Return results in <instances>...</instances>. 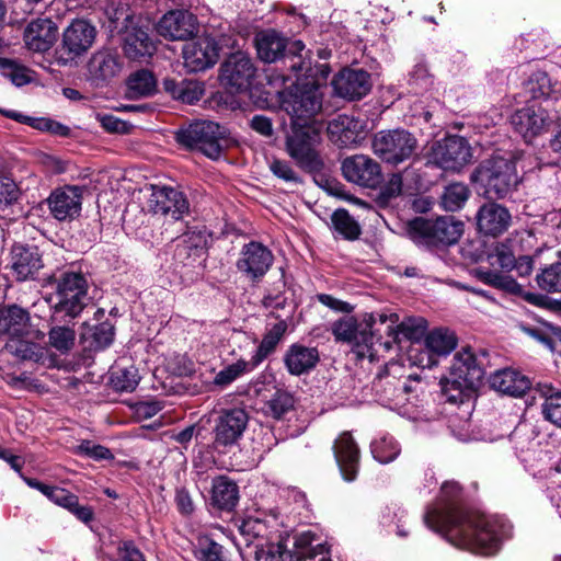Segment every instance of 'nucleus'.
<instances>
[{"label":"nucleus","instance_id":"c756f323","mask_svg":"<svg viewBox=\"0 0 561 561\" xmlns=\"http://www.w3.org/2000/svg\"><path fill=\"white\" fill-rule=\"evenodd\" d=\"M360 128L359 121L348 115H339L329 123L328 136L337 147H350L357 144Z\"/></svg>","mask_w":561,"mask_h":561},{"label":"nucleus","instance_id":"79ce46f5","mask_svg":"<svg viewBox=\"0 0 561 561\" xmlns=\"http://www.w3.org/2000/svg\"><path fill=\"white\" fill-rule=\"evenodd\" d=\"M457 337L454 332L447 329H435L425 337L426 348L436 355H448L455 350Z\"/></svg>","mask_w":561,"mask_h":561},{"label":"nucleus","instance_id":"c9c22d12","mask_svg":"<svg viewBox=\"0 0 561 561\" xmlns=\"http://www.w3.org/2000/svg\"><path fill=\"white\" fill-rule=\"evenodd\" d=\"M239 501L238 485L230 479L221 476L213 481L211 502L219 510L231 511Z\"/></svg>","mask_w":561,"mask_h":561},{"label":"nucleus","instance_id":"774afa93","mask_svg":"<svg viewBox=\"0 0 561 561\" xmlns=\"http://www.w3.org/2000/svg\"><path fill=\"white\" fill-rule=\"evenodd\" d=\"M116 561H145L142 553L133 542H123L118 547V559Z\"/></svg>","mask_w":561,"mask_h":561},{"label":"nucleus","instance_id":"dca6fc26","mask_svg":"<svg viewBox=\"0 0 561 561\" xmlns=\"http://www.w3.org/2000/svg\"><path fill=\"white\" fill-rule=\"evenodd\" d=\"M219 57V47L209 36L198 37L183 46L184 66L191 72H198L213 67Z\"/></svg>","mask_w":561,"mask_h":561},{"label":"nucleus","instance_id":"72a5a7b5","mask_svg":"<svg viewBox=\"0 0 561 561\" xmlns=\"http://www.w3.org/2000/svg\"><path fill=\"white\" fill-rule=\"evenodd\" d=\"M124 53L129 59L138 60L151 56L156 49L148 33L140 27L127 28L124 35Z\"/></svg>","mask_w":561,"mask_h":561},{"label":"nucleus","instance_id":"9d476101","mask_svg":"<svg viewBox=\"0 0 561 561\" xmlns=\"http://www.w3.org/2000/svg\"><path fill=\"white\" fill-rule=\"evenodd\" d=\"M415 148V137L404 129L379 131L373 140L375 154L392 164H398L409 159Z\"/></svg>","mask_w":561,"mask_h":561},{"label":"nucleus","instance_id":"412c9836","mask_svg":"<svg viewBox=\"0 0 561 561\" xmlns=\"http://www.w3.org/2000/svg\"><path fill=\"white\" fill-rule=\"evenodd\" d=\"M157 32L170 41H186L197 32V21L187 11H170L159 21Z\"/></svg>","mask_w":561,"mask_h":561},{"label":"nucleus","instance_id":"5701e85b","mask_svg":"<svg viewBox=\"0 0 561 561\" xmlns=\"http://www.w3.org/2000/svg\"><path fill=\"white\" fill-rule=\"evenodd\" d=\"M58 38V27L50 19L32 20L23 32L27 49L35 53L47 51Z\"/></svg>","mask_w":561,"mask_h":561},{"label":"nucleus","instance_id":"864d4df0","mask_svg":"<svg viewBox=\"0 0 561 561\" xmlns=\"http://www.w3.org/2000/svg\"><path fill=\"white\" fill-rule=\"evenodd\" d=\"M294 408V398L288 392L277 391L264 407L265 414L280 420Z\"/></svg>","mask_w":561,"mask_h":561},{"label":"nucleus","instance_id":"473e14b6","mask_svg":"<svg viewBox=\"0 0 561 561\" xmlns=\"http://www.w3.org/2000/svg\"><path fill=\"white\" fill-rule=\"evenodd\" d=\"M286 38L274 30L262 31L255 36L257 56L264 62H274L284 55Z\"/></svg>","mask_w":561,"mask_h":561},{"label":"nucleus","instance_id":"6e6d98bb","mask_svg":"<svg viewBox=\"0 0 561 561\" xmlns=\"http://www.w3.org/2000/svg\"><path fill=\"white\" fill-rule=\"evenodd\" d=\"M72 451L96 461L114 459L113 453L107 447L95 444L92 440H82Z\"/></svg>","mask_w":561,"mask_h":561},{"label":"nucleus","instance_id":"c03bdc74","mask_svg":"<svg viewBox=\"0 0 561 561\" xmlns=\"http://www.w3.org/2000/svg\"><path fill=\"white\" fill-rule=\"evenodd\" d=\"M23 481L32 489L38 490L53 503L70 510V492L64 488L51 485L39 481L36 478L21 474Z\"/></svg>","mask_w":561,"mask_h":561},{"label":"nucleus","instance_id":"f03ea898","mask_svg":"<svg viewBox=\"0 0 561 561\" xmlns=\"http://www.w3.org/2000/svg\"><path fill=\"white\" fill-rule=\"evenodd\" d=\"M322 129V123L290 125V130L286 136L287 154L306 172L318 173L324 168L320 151Z\"/></svg>","mask_w":561,"mask_h":561},{"label":"nucleus","instance_id":"2eb2a0df","mask_svg":"<svg viewBox=\"0 0 561 561\" xmlns=\"http://www.w3.org/2000/svg\"><path fill=\"white\" fill-rule=\"evenodd\" d=\"M342 172L348 182L368 188L377 187L382 180L379 163L365 154H355L344 159Z\"/></svg>","mask_w":561,"mask_h":561},{"label":"nucleus","instance_id":"a19ab883","mask_svg":"<svg viewBox=\"0 0 561 561\" xmlns=\"http://www.w3.org/2000/svg\"><path fill=\"white\" fill-rule=\"evenodd\" d=\"M139 380L138 369L134 365H116L110 371V382L116 391L131 392L138 386Z\"/></svg>","mask_w":561,"mask_h":561},{"label":"nucleus","instance_id":"69168bd1","mask_svg":"<svg viewBox=\"0 0 561 561\" xmlns=\"http://www.w3.org/2000/svg\"><path fill=\"white\" fill-rule=\"evenodd\" d=\"M204 89L194 81L184 80V85L179 98L180 101L187 104H193L202 98Z\"/></svg>","mask_w":561,"mask_h":561},{"label":"nucleus","instance_id":"7ed1b4c3","mask_svg":"<svg viewBox=\"0 0 561 561\" xmlns=\"http://www.w3.org/2000/svg\"><path fill=\"white\" fill-rule=\"evenodd\" d=\"M48 282L55 285V290L46 298L51 309L48 344L60 354H67L70 351V320H67L70 317V271L62 272L59 278L50 276Z\"/></svg>","mask_w":561,"mask_h":561},{"label":"nucleus","instance_id":"3c124183","mask_svg":"<svg viewBox=\"0 0 561 561\" xmlns=\"http://www.w3.org/2000/svg\"><path fill=\"white\" fill-rule=\"evenodd\" d=\"M28 68L14 59L0 57V75L8 78L15 87H23L31 82Z\"/></svg>","mask_w":561,"mask_h":561},{"label":"nucleus","instance_id":"0eeeda50","mask_svg":"<svg viewBox=\"0 0 561 561\" xmlns=\"http://www.w3.org/2000/svg\"><path fill=\"white\" fill-rule=\"evenodd\" d=\"M473 178L484 185L490 198L505 197L518 183L515 161L501 156L483 162Z\"/></svg>","mask_w":561,"mask_h":561},{"label":"nucleus","instance_id":"2f4dec72","mask_svg":"<svg viewBox=\"0 0 561 561\" xmlns=\"http://www.w3.org/2000/svg\"><path fill=\"white\" fill-rule=\"evenodd\" d=\"M319 360L317 348L294 344L285 354L284 363L291 375L299 376L311 370Z\"/></svg>","mask_w":561,"mask_h":561},{"label":"nucleus","instance_id":"393cba45","mask_svg":"<svg viewBox=\"0 0 561 561\" xmlns=\"http://www.w3.org/2000/svg\"><path fill=\"white\" fill-rule=\"evenodd\" d=\"M333 451L343 479L354 481L359 467V448L348 432L335 439Z\"/></svg>","mask_w":561,"mask_h":561},{"label":"nucleus","instance_id":"052dcab7","mask_svg":"<svg viewBox=\"0 0 561 561\" xmlns=\"http://www.w3.org/2000/svg\"><path fill=\"white\" fill-rule=\"evenodd\" d=\"M412 170L405 169L403 172L393 173L382 188V195L386 198H393L399 196L404 187H409L405 183L408 176L412 174Z\"/></svg>","mask_w":561,"mask_h":561},{"label":"nucleus","instance_id":"20e7f679","mask_svg":"<svg viewBox=\"0 0 561 561\" xmlns=\"http://www.w3.org/2000/svg\"><path fill=\"white\" fill-rule=\"evenodd\" d=\"M484 376L483 368L470 348H462L453 358L449 377L442 385L447 401L462 403L476 390Z\"/></svg>","mask_w":561,"mask_h":561},{"label":"nucleus","instance_id":"f257e3e1","mask_svg":"<svg viewBox=\"0 0 561 561\" xmlns=\"http://www.w3.org/2000/svg\"><path fill=\"white\" fill-rule=\"evenodd\" d=\"M424 520L454 546L485 556L497 551L508 536L507 527L497 519L463 506L461 488L455 481L442 485L438 503L426 512Z\"/></svg>","mask_w":561,"mask_h":561},{"label":"nucleus","instance_id":"e2e57ef3","mask_svg":"<svg viewBox=\"0 0 561 561\" xmlns=\"http://www.w3.org/2000/svg\"><path fill=\"white\" fill-rule=\"evenodd\" d=\"M270 170L271 172L277 176L278 179H282L286 182L291 183H299L300 178L299 175L294 171L289 162L285 160L274 159L270 162Z\"/></svg>","mask_w":561,"mask_h":561},{"label":"nucleus","instance_id":"37998d69","mask_svg":"<svg viewBox=\"0 0 561 561\" xmlns=\"http://www.w3.org/2000/svg\"><path fill=\"white\" fill-rule=\"evenodd\" d=\"M70 184L54 188L46 203L50 215L58 221H64L70 217Z\"/></svg>","mask_w":561,"mask_h":561},{"label":"nucleus","instance_id":"7c9ffc66","mask_svg":"<svg viewBox=\"0 0 561 561\" xmlns=\"http://www.w3.org/2000/svg\"><path fill=\"white\" fill-rule=\"evenodd\" d=\"M99 294L98 287L91 285L84 275L72 271V318L83 310H93L94 300L99 298Z\"/></svg>","mask_w":561,"mask_h":561},{"label":"nucleus","instance_id":"58836bf2","mask_svg":"<svg viewBox=\"0 0 561 561\" xmlns=\"http://www.w3.org/2000/svg\"><path fill=\"white\" fill-rule=\"evenodd\" d=\"M96 37L95 26L85 19L72 20V54L80 55L90 49Z\"/></svg>","mask_w":561,"mask_h":561},{"label":"nucleus","instance_id":"a18cd8bd","mask_svg":"<svg viewBox=\"0 0 561 561\" xmlns=\"http://www.w3.org/2000/svg\"><path fill=\"white\" fill-rule=\"evenodd\" d=\"M474 275L484 284L499 288L511 294H520L522 286L510 275L485 270L482 267L474 270Z\"/></svg>","mask_w":561,"mask_h":561},{"label":"nucleus","instance_id":"09e8293b","mask_svg":"<svg viewBox=\"0 0 561 561\" xmlns=\"http://www.w3.org/2000/svg\"><path fill=\"white\" fill-rule=\"evenodd\" d=\"M536 283L546 293H561V262L541 268L536 275Z\"/></svg>","mask_w":561,"mask_h":561},{"label":"nucleus","instance_id":"338daca9","mask_svg":"<svg viewBox=\"0 0 561 561\" xmlns=\"http://www.w3.org/2000/svg\"><path fill=\"white\" fill-rule=\"evenodd\" d=\"M174 500L176 503V507L182 515H190L193 513L194 503L191 497V494L185 488L176 489Z\"/></svg>","mask_w":561,"mask_h":561},{"label":"nucleus","instance_id":"f8f14e48","mask_svg":"<svg viewBox=\"0 0 561 561\" xmlns=\"http://www.w3.org/2000/svg\"><path fill=\"white\" fill-rule=\"evenodd\" d=\"M28 337L42 340L45 334L35 330L31 323V313L18 304H0V337Z\"/></svg>","mask_w":561,"mask_h":561},{"label":"nucleus","instance_id":"f3484780","mask_svg":"<svg viewBox=\"0 0 561 561\" xmlns=\"http://www.w3.org/2000/svg\"><path fill=\"white\" fill-rule=\"evenodd\" d=\"M148 208L153 214L170 216L179 220L188 211V202L184 194L173 187L152 186Z\"/></svg>","mask_w":561,"mask_h":561},{"label":"nucleus","instance_id":"4be33fe9","mask_svg":"<svg viewBox=\"0 0 561 561\" xmlns=\"http://www.w3.org/2000/svg\"><path fill=\"white\" fill-rule=\"evenodd\" d=\"M254 73L253 62L243 51L231 54L221 65V79L238 90L247 88Z\"/></svg>","mask_w":561,"mask_h":561},{"label":"nucleus","instance_id":"bf43d9fd","mask_svg":"<svg viewBox=\"0 0 561 561\" xmlns=\"http://www.w3.org/2000/svg\"><path fill=\"white\" fill-rule=\"evenodd\" d=\"M20 188L9 176H0V210H4L18 202Z\"/></svg>","mask_w":561,"mask_h":561},{"label":"nucleus","instance_id":"49530a36","mask_svg":"<svg viewBox=\"0 0 561 561\" xmlns=\"http://www.w3.org/2000/svg\"><path fill=\"white\" fill-rule=\"evenodd\" d=\"M254 368L255 366L251 360L238 359L236 363H232L218 371L214 378L213 385L219 389H225L244 374L252 371Z\"/></svg>","mask_w":561,"mask_h":561},{"label":"nucleus","instance_id":"680f3d73","mask_svg":"<svg viewBox=\"0 0 561 561\" xmlns=\"http://www.w3.org/2000/svg\"><path fill=\"white\" fill-rule=\"evenodd\" d=\"M488 260L492 266L510 270L514 266L515 257L512 251L504 244L496 245L488 255Z\"/></svg>","mask_w":561,"mask_h":561},{"label":"nucleus","instance_id":"4d7b16f0","mask_svg":"<svg viewBox=\"0 0 561 561\" xmlns=\"http://www.w3.org/2000/svg\"><path fill=\"white\" fill-rule=\"evenodd\" d=\"M408 82L415 92H420L428 90L433 85L434 79L426 65L419 62L409 73Z\"/></svg>","mask_w":561,"mask_h":561},{"label":"nucleus","instance_id":"b1692460","mask_svg":"<svg viewBox=\"0 0 561 561\" xmlns=\"http://www.w3.org/2000/svg\"><path fill=\"white\" fill-rule=\"evenodd\" d=\"M333 89L339 96L348 100L365 96L370 88V76L362 69H344L332 81Z\"/></svg>","mask_w":561,"mask_h":561},{"label":"nucleus","instance_id":"0e129e2a","mask_svg":"<svg viewBox=\"0 0 561 561\" xmlns=\"http://www.w3.org/2000/svg\"><path fill=\"white\" fill-rule=\"evenodd\" d=\"M278 341L266 333L260 345L256 347L255 353L251 357V363L257 367L271 353L274 352Z\"/></svg>","mask_w":561,"mask_h":561},{"label":"nucleus","instance_id":"f704fd0d","mask_svg":"<svg viewBox=\"0 0 561 561\" xmlns=\"http://www.w3.org/2000/svg\"><path fill=\"white\" fill-rule=\"evenodd\" d=\"M121 70V64L116 55L110 51L95 53L88 62V72L96 84L115 77Z\"/></svg>","mask_w":561,"mask_h":561},{"label":"nucleus","instance_id":"c85d7f7f","mask_svg":"<svg viewBox=\"0 0 561 561\" xmlns=\"http://www.w3.org/2000/svg\"><path fill=\"white\" fill-rule=\"evenodd\" d=\"M113 340L114 327L110 322H102L95 325L84 322L79 343L83 352L92 353L110 346ZM84 357L89 358L90 354L84 355Z\"/></svg>","mask_w":561,"mask_h":561},{"label":"nucleus","instance_id":"423d86ee","mask_svg":"<svg viewBox=\"0 0 561 561\" xmlns=\"http://www.w3.org/2000/svg\"><path fill=\"white\" fill-rule=\"evenodd\" d=\"M409 237L419 244L450 245L456 243L463 232V224L453 216L436 219L415 218L408 225Z\"/></svg>","mask_w":561,"mask_h":561},{"label":"nucleus","instance_id":"bb28decb","mask_svg":"<svg viewBox=\"0 0 561 561\" xmlns=\"http://www.w3.org/2000/svg\"><path fill=\"white\" fill-rule=\"evenodd\" d=\"M378 320L380 325H386L388 335L398 337L399 334H402L411 341H419L425 334L427 328L426 320L421 317H411L399 322V316L393 312L378 313Z\"/></svg>","mask_w":561,"mask_h":561},{"label":"nucleus","instance_id":"de8ad7c7","mask_svg":"<svg viewBox=\"0 0 561 561\" xmlns=\"http://www.w3.org/2000/svg\"><path fill=\"white\" fill-rule=\"evenodd\" d=\"M373 457L380 463H389L393 461L400 454V446L393 437L381 436L371 442L370 445Z\"/></svg>","mask_w":561,"mask_h":561},{"label":"nucleus","instance_id":"1a4fd4ad","mask_svg":"<svg viewBox=\"0 0 561 561\" xmlns=\"http://www.w3.org/2000/svg\"><path fill=\"white\" fill-rule=\"evenodd\" d=\"M224 130L214 122L199 121L176 133V140L192 149L202 151L210 159L219 158L222 150Z\"/></svg>","mask_w":561,"mask_h":561},{"label":"nucleus","instance_id":"cd10ccee","mask_svg":"<svg viewBox=\"0 0 561 561\" xmlns=\"http://www.w3.org/2000/svg\"><path fill=\"white\" fill-rule=\"evenodd\" d=\"M492 389L511 397H522L530 388L529 379L514 369H500L489 377Z\"/></svg>","mask_w":561,"mask_h":561},{"label":"nucleus","instance_id":"ddd939ff","mask_svg":"<svg viewBox=\"0 0 561 561\" xmlns=\"http://www.w3.org/2000/svg\"><path fill=\"white\" fill-rule=\"evenodd\" d=\"M26 337L9 339L4 350L21 362H33L47 368H62L69 371V365L61 360L55 353H48V350L38 343L27 341Z\"/></svg>","mask_w":561,"mask_h":561},{"label":"nucleus","instance_id":"9b49d317","mask_svg":"<svg viewBox=\"0 0 561 561\" xmlns=\"http://www.w3.org/2000/svg\"><path fill=\"white\" fill-rule=\"evenodd\" d=\"M7 267L18 283L34 280L39 270L44 267L43 254L36 244L13 242L10 248Z\"/></svg>","mask_w":561,"mask_h":561},{"label":"nucleus","instance_id":"ea45409f","mask_svg":"<svg viewBox=\"0 0 561 561\" xmlns=\"http://www.w3.org/2000/svg\"><path fill=\"white\" fill-rule=\"evenodd\" d=\"M525 96L529 101H548L552 93V84L547 72L541 70L534 71L523 84Z\"/></svg>","mask_w":561,"mask_h":561},{"label":"nucleus","instance_id":"aec40b11","mask_svg":"<svg viewBox=\"0 0 561 561\" xmlns=\"http://www.w3.org/2000/svg\"><path fill=\"white\" fill-rule=\"evenodd\" d=\"M471 156L467 140L459 136L446 138L433 152L435 163L444 170H459L470 161Z\"/></svg>","mask_w":561,"mask_h":561},{"label":"nucleus","instance_id":"a211bd4d","mask_svg":"<svg viewBox=\"0 0 561 561\" xmlns=\"http://www.w3.org/2000/svg\"><path fill=\"white\" fill-rule=\"evenodd\" d=\"M552 119L553 117L548 114L547 108L533 103L517 110L512 115L511 123L514 129L529 141L542 133Z\"/></svg>","mask_w":561,"mask_h":561},{"label":"nucleus","instance_id":"603ef678","mask_svg":"<svg viewBox=\"0 0 561 561\" xmlns=\"http://www.w3.org/2000/svg\"><path fill=\"white\" fill-rule=\"evenodd\" d=\"M335 230L347 240H356L360 236L358 222L345 209H337L332 215Z\"/></svg>","mask_w":561,"mask_h":561},{"label":"nucleus","instance_id":"6e6552de","mask_svg":"<svg viewBox=\"0 0 561 561\" xmlns=\"http://www.w3.org/2000/svg\"><path fill=\"white\" fill-rule=\"evenodd\" d=\"M283 107L290 116V125L321 123L316 119L322 108V93L316 83L297 84L283 100Z\"/></svg>","mask_w":561,"mask_h":561},{"label":"nucleus","instance_id":"e433bc0d","mask_svg":"<svg viewBox=\"0 0 561 561\" xmlns=\"http://www.w3.org/2000/svg\"><path fill=\"white\" fill-rule=\"evenodd\" d=\"M157 91V79L149 70L141 69L131 73L127 80L126 96L128 99L148 98Z\"/></svg>","mask_w":561,"mask_h":561},{"label":"nucleus","instance_id":"6ab92c4d","mask_svg":"<svg viewBox=\"0 0 561 561\" xmlns=\"http://www.w3.org/2000/svg\"><path fill=\"white\" fill-rule=\"evenodd\" d=\"M248 414L243 409L225 410L216 420L214 434L216 446H231L242 436L248 425Z\"/></svg>","mask_w":561,"mask_h":561},{"label":"nucleus","instance_id":"4c0bfd02","mask_svg":"<svg viewBox=\"0 0 561 561\" xmlns=\"http://www.w3.org/2000/svg\"><path fill=\"white\" fill-rule=\"evenodd\" d=\"M538 390L545 401L541 411L545 420L561 427V390L548 383H539Z\"/></svg>","mask_w":561,"mask_h":561},{"label":"nucleus","instance_id":"4468645a","mask_svg":"<svg viewBox=\"0 0 561 561\" xmlns=\"http://www.w3.org/2000/svg\"><path fill=\"white\" fill-rule=\"evenodd\" d=\"M274 261L272 251L260 242L251 241L242 247L237 268L250 280L261 279Z\"/></svg>","mask_w":561,"mask_h":561},{"label":"nucleus","instance_id":"a878e982","mask_svg":"<svg viewBox=\"0 0 561 561\" xmlns=\"http://www.w3.org/2000/svg\"><path fill=\"white\" fill-rule=\"evenodd\" d=\"M511 220L510 211L496 203H486L477 213L478 230L485 236L497 237L504 233L508 229Z\"/></svg>","mask_w":561,"mask_h":561},{"label":"nucleus","instance_id":"13d9d810","mask_svg":"<svg viewBox=\"0 0 561 561\" xmlns=\"http://www.w3.org/2000/svg\"><path fill=\"white\" fill-rule=\"evenodd\" d=\"M70 25H68L62 33L61 47L57 48L54 54V58L50 61V72H59L60 67L68 66L70 61Z\"/></svg>","mask_w":561,"mask_h":561},{"label":"nucleus","instance_id":"8fccbe9b","mask_svg":"<svg viewBox=\"0 0 561 561\" xmlns=\"http://www.w3.org/2000/svg\"><path fill=\"white\" fill-rule=\"evenodd\" d=\"M470 191L462 183H451L445 187L442 195V206L448 211L460 209L469 198Z\"/></svg>","mask_w":561,"mask_h":561},{"label":"nucleus","instance_id":"39448f33","mask_svg":"<svg viewBox=\"0 0 561 561\" xmlns=\"http://www.w3.org/2000/svg\"><path fill=\"white\" fill-rule=\"evenodd\" d=\"M378 313H365L358 322L352 316H345L331 324V332L336 342L347 343L358 357H374L373 346L380 329Z\"/></svg>","mask_w":561,"mask_h":561},{"label":"nucleus","instance_id":"5fc2aeb1","mask_svg":"<svg viewBox=\"0 0 561 561\" xmlns=\"http://www.w3.org/2000/svg\"><path fill=\"white\" fill-rule=\"evenodd\" d=\"M195 557L198 561H228L224 548L208 537L198 539L195 548Z\"/></svg>","mask_w":561,"mask_h":561}]
</instances>
